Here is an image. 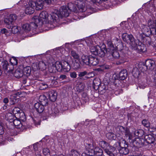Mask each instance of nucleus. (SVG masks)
Masks as SVG:
<instances>
[{
    "mask_svg": "<svg viewBox=\"0 0 156 156\" xmlns=\"http://www.w3.org/2000/svg\"><path fill=\"white\" fill-rule=\"evenodd\" d=\"M154 75L153 77V82L156 84V67L155 68V69L154 70Z\"/></svg>",
    "mask_w": 156,
    "mask_h": 156,
    "instance_id": "774afa93",
    "label": "nucleus"
},
{
    "mask_svg": "<svg viewBox=\"0 0 156 156\" xmlns=\"http://www.w3.org/2000/svg\"><path fill=\"white\" fill-rule=\"evenodd\" d=\"M99 144L104 149L105 153L109 156H115L112 152L115 149L114 147L110 146L109 144L104 140L100 141Z\"/></svg>",
    "mask_w": 156,
    "mask_h": 156,
    "instance_id": "39448f33",
    "label": "nucleus"
},
{
    "mask_svg": "<svg viewBox=\"0 0 156 156\" xmlns=\"http://www.w3.org/2000/svg\"><path fill=\"white\" fill-rule=\"evenodd\" d=\"M10 65H12L13 67L14 65H16L18 64L17 60L16 58L12 57L10 60Z\"/></svg>",
    "mask_w": 156,
    "mask_h": 156,
    "instance_id": "8fccbe9b",
    "label": "nucleus"
},
{
    "mask_svg": "<svg viewBox=\"0 0 156 156\" xmlns=\"http://www.w3.org/2000/svg\"><path fill=\"white\" fill-rule=\"evenodd\" d=\"M48 95L49 99L51 101L54 102L57 99V93L54 90L49 91L48 92Z\"/></svg>",
    "mask_w": 156,
    "mask_h": 156,
    "instance_id": "4be33fe9",
    "label": "nucleus"
},
{
    "mask_svg": "<svg viewBox=\"0 0 156 156\" xmlns=\"http://www.w3.org/2000/svg\"><path fill=\"white\" fill-rule=\"evenodd\" d=\"M40 88L41 90H44L47 88L48 85L45 83H41L39 84Z\"/></svg>",
    "mask_w": 156,
    "mask_h": 156,
    "instance_id": "864d4df0",
    "label": "nucleus"
},
{
    "mask_svg": "<svg viewBox=\"0 0 156 156\" xmlns=\"http://www.w3.org/2000/svg\"><path fill=\"white\" fill-rule=\"evenodd\" d=\"M147 23L150 28H156V20H152L150 19L148 20Z\"/></svg>",
    "mask_w": 156,
    "mask_h": 156,
    "instance_id": "a19ab883",
    "label": "nucleus"
},
{
    "mask_svg": "<svg viewBox=\"0 0 156 156\" xmlns=\"http://www.w3.org/2000/svg\"><path fill=\"white\" fill-rule=\"evenodd\" d=\"M38 26V25L35 23L34 22L31 23L30 24L28 23H26L23 24L22 26V27L24 30L26 32H28L30 30L31 28L32 27L34 29H36Z\"/></svg>",
    "mask_w": 156,
    "mask_h": 156,
    "instance_id": "f8f14e48",
    "label": "nucleus"
},
{
    "mask_svg": "<svg viewBox=\"0 0 156 156\" xmlns=\"http://www.w3.org/2000/svg\"><path fill=\"white\" fill-rule=\"evenodd\" d=\"M43 154L45 155L50 154V151L48 148H46L43 149Z\"/></svg>",
    "mask_w": 156,
    "mask_h": 156,
    "instance_id": "0e129e2a",
    "label": "nucleus"
},
{
    "mask_svg": "<svg viewBox=\"0 0 156 156\" xmlns=\"http://www.w3.org/2000/svg\"><path fill=\"white\" fill-rule=\"evenodd\" d=\"M0 67L4 71L10 72L13 70V67L12 65H10L6 60H4L2 57H0Z\"/></svg>",
    "mask_w": 156,
    "mask_h": 156,
    "instance_id": "6e6552de",
    "label": "nucleus"
},
{
    "mask_svg": "<svg viewBox=\"0 0 156 156\" xmlns=\"http://www.w3.org/2000/svg\"><path fill=\"white\" fill-rule=\"evenodd\" d=\"M14 24L8 25H6V26L8 28L11 29V31L13 34H16L19 32L20 28L16 26H14Z\"/></svg>",
    "mask_w": 156,
    "mask_h": 156,
    "instance_id": "a878e982",
    "label": "nucleus"
},
{
    "mask_svg": "<svg viewBox=\"0 0 156 156\" xmlns=\"http://www.w3.org/2000/svg\"><path fill=\"white\" fill-rule=\"evenodd\" d=\"M137 140V142H139V143H140L141 147L144 145H146V143L144 140V139L143 138H140L138 139Z\"/></svg>",
    "mask_w": 156,
    "mask_h": 156,
    "instance_id": "bf43d9fd",
    "label": "nucleus"
},
{
    "mask_svg": "<svg viewBox=\"0 0 156 156\" xmlns=\"http://www.w3.org/2000/svg\"><path fill=\"white\" fill-rule=\"evenodd\" d=\"M23 71L25 78L22 80V83L23 84H25L27 83L28 76L30 75L31 72V68L30 66H26L24 67H23Z\"/></svg>",
    "mask_w": 156,
    "mask_h": 156,
    "instance_id": "1a4fd4ad",
    "label": "nucleus"
},
{
    "mask_svg": "<svg viewBox=\"0 0 156 156\" xmlns=\"http://www.w3.org/2000/svg\"><path fill=\"white\" fill-rule=\"evenodd\" d=\"M85 145L86 149L87 150V151L85 153H86L90 155L91 156H93L94 154L93 151L95 147L93 144L89 143H86Z\"/></svg>",
    "mask_w": 156,
    "mask_h": 156,
    "instance_id": "f3484780",
    "label": "nucleus"
},
{
    "mask_svg": "<svg viewBox=\"0 0 156 156\" xmlns=\"http://www.w3.org/2000/svg\"><path fill=\"white\" fill-rule=\"evenodd\" d=\"M109 53V55L112 56L113 58L116 59H118L119 58L120 54L119 52L116 50L112 49L110 51H108V54Z\"/></svg>",
    "mask_w": 156,
    "mask_h": 156,
    "instance_id": "c85d7f7f",
    "label": "nucleus"
},
{
    "mask_svg": "<svg viewBox=\"0 0 156 156\" xmlns=\"http://www.w3.org/2000/svg\"><path fill=\"white\" fill-rule=\"evenodd\" d=\"M144 140L146 143L151 144L154 143L155 138L152 134H148L145 136Z\"/></svg>",
    "mask_w": 156,
    "mask_h": 156,
    "instance_id": "5701e85b",
    "label": "nucleus"
},
{
    "mask_svg": "<svg viewBox=\"0 0 156 156\" xmlns=\"http://www.w3.org/2000/svg\"><path fill=\"white\" fill-rule=\"evenodd\" d=\"M140 27L143 34L145 36L148 37L150 35V28L149 26L142 24Z\"/></svg>",
    "mask_w": 156,
    "mask_h": 156,
    "instance_id": "6ab92c4d",
    "label": "nucleus"
},
{
    "mask_svg": "<svg viewBox=\"0 0 156 156\" xmlns=\"http://www.w3.org/2000/svg\"><path fill=\"white\" fill-rule=\"evenodd\" d=\"M49 16L48 12L45 11L42 12L39 14V17L35 16L34 18L35 20L34 21L38 24L39 23H41V24L46 23L47 20L48 19Z\"/></svg>",
    "mask_w": 156,
    "mask_h": 156,
    "instance_id": "0eeeda50",
    "label": "nucleus"
},
{
    "mask_svg": "<svg viewBox=\"0 0 156 156\" xmlns=\"http://www.w3.org/2000/svg\"><path fill=\"white\" fill-rule=\"evenodd\" d=\"M89 55H83L81 57V63L84 65L89 66Z\"/></svg>",
    "mask_w": 156,
    "mask_h": 156,
    "instance_id": "2f4dec72",
    "label": "nucleus"
},
{
    "mask_svg": "<svg viewBox=\"0 0 156 156\" xmlns=\"http://www.w3.org/2000/svg\"><path fill=\"white\" fill-rule=\"evenodd\" d=\"M107 44L108 46L110 48L109 51L107 50V51H110L112 49H114L115 48V47L114 46V45L112 43V41L111 40H108L107 41Z\"/></svg>",
    "mask_w": 156,
    "mask_h": 156,
    "instance_id": "c03bdc74",
    "label": "nucleus"
},
{
    "mask_svg": "<svg viewBox=\"0 0 156 156\" xmlns=\"http://www.w3.org/2000/svg\"><path fill=\"white\" fill-rule=\"evenodd\" d=\"M90 50L91 53L94 55L101 58L105 56V52L108 54V51L105 44H103L101 47L99 46H92L90 48Z\"/></svg>",
    "mask_w": 156,
    "mask_h": 156,
    "instance_id": "20e7f679",
    "label": "nucleus"
},
{
    "mask_svg": "<svg viewBox=\"0 0 156 156\" xmlns=\"http://www.w3.org/2000/svg\"><path fill=\"white\" fill-rule=\"evenodd\" d=\"M14 115L11 113H7L5 115L6 119L11 123L13 122L14 119Z\"/></svg>",
    "mask_w": 156,
    "mask_h": 156,
    "instance_id": "ea45409f",
    "label": "nucleus"
},
{
    "mask_svg": "<svg viewBox=\"0 0 156 156\" xmlns=\"http://www.w3.org/2000/svg\"><path fill=\"white\" fill-rule=\"evenodd\" d=\"M54 66L55 68L58 72H62V62H60L59 61L56 62Z\"/></svg>",
    "mask_w": 156,
    "mask_h": 156,
    "instance_id": "58836bf2",
    "label": "nucleus"
},
{
    "mask_svg": "<svg viewBox=\"0 0 156 156\" xmlns=\"http://www.w3.org/2000/svg\"><path fill=\"white\" fill-rule=\"evenodd\" d=\"M133 74L135 77H138L139 74V72L137 68H134L133 70Z\"/></svg>",
    "mask_w": 156,
    "mask_h": 156,
    "instance_id": "603ef678",
    "label": "nucleus"
},
{
    "mask_svg": "<svg viewBox=\"0 0 156 156\" xmlns=\"http://www.w3.org/2000/svg\"><path fill=\"white\" fill-rule=\"evenodd\" d=\"M71 56L74 58L76 59H79V56L78 53L76 52L73 50L71 51Z\"/></svg>",
    "mask_w": 156,
    "mask_h": 156,
    "instance_id": "09e8293b",
    "label": "nucleus"
},
{
    "mask_svg": "<svg viewBox=\"0 0 156 156\" xmlns=\"http://www.w3.org/2000/svg\"><path fill=\"white\" fill-rule=\"evenodd\" d=\"M114 93L116 95H118L122 93L123 91L120 88H116L114 90Z\"/></svg>",
    "mask_w": 156,
    "mask_h": 156,
    "instance_id": "4d7b16f0",
    "label": "nucleus"
},
{
    "mask_svg": "<svg viewBox=\"0 0 156 156\" xmlns=\"http://www.w3.org/2000/svg\"><path fill=\"white\" fill-rule=\"evenodd\" d=\"M89 66H90L91 65L95 66L98 63L99 60L97 58L91 55H89Z\"/></svg>",
    "mask_w": 156,
    "mask_h": 156,
    "instance_id": "b1692460",
    "label": "nucleus"
},
{
    "mask_svg": "<svg viewBox=\"0 0 156 156\" xmlns=\"http://www.w3.org/2000/svg\"><path fill=\"white\" fill-rule=\"evenodd\" d=\"M18 116L19 117V118L18 119L20 121H22L23 122L25 121L26 120V116L24 113L23 112H21L19 115H18Z\"/></svg>",
    "mask_w": 156,
    "mask_h": 156,
    "instance_id": "de8ad7c7",
    "label": "nucleus"
},
{
    "mask_svg": "<svg viewBox=\"0 0 156 156\" xmlns=\"http://www.w3.org/2000/svg\"><path fill=\"white\" fill-rule=\"evenodd\" d=\"M32 119L33 120V122L36 126H37L40 125V122L39 120H37V118H32Z\"/></svg>",
    "mask_w": 156,
    "mask_h": 156,
    "instance_id": "e2e57ef3",
    "label": "nucleus"
},
{
    "mask_svg": "<svg viewBox=\"0 0 156 156\" xmlns=\"http://www.w3.org/2000/svg\"><path fill=\"white\" fill-rule=\"evenodd\" d=\"M21 112H22V111L21 110L20 108L17 107H14L12 110L13 114L16 115V116H18V115H19Z\"/></svg>",
    "mask_w": 156,
    "mask_h": 156,
    "instance_id": "49530a36",
    "label": "nucleus"
},
{
    "mask_svg": "<svg viewBox=\"0 0 156 156\" xmlns=\"http://www.w3.org/2000/svg\"><path fill=\"white\" fill-rule=\"evenodd\" d=\"M44 106L39 102L36 103L34 105L35 109L39 113H42L44 110V112L45 113V118L44 117L43 119H47L50 115L55 116L59 112L58 109L55 107L54 105H49L47 109H45Z\"/></svg>",
    "mask_w": 156,
    "mask_h": 156,
    "instance_id": "f03ea898",
    "label": "nucleus"
},
{
    "mask_svg": "<svg viewBox=\"0 0 156 156\" xmlns=\"http://www.w3.org/2000/svg\"><path fill=\"white\" fill-rule=\"evenodd\" d=\"M45 78L47 79L48 80H51L52 82H54V83H57L55 80H58V77L54 76L53 73H48L45 76Z\"/></svg>",
    "mask_w": 156,
    "mask_h": 156,
    "instance_id": "7c9ffc66",
    "label": "nucleus"
},
{
    "mask_svg": "<svg viewBox=\"0 0 156 156\" xmlns=\"http://www.w3.org/2000/svg\"><path fill=\"white\" fill-rule=\"evenodd\" d=\"M17 19V16L15 14L10 15L8 17L4 19V23L8 25L14 24L15 21Z\"/></svg>",
    "mask_w": 156,
    "mask_h": 156,
    "instance_id": "ddd939ff",
    "label": "nucleus"
},
{
    "mask_svg": "<svg viewBox=\"0 0 156 156\" xmlns=\"http://www.w3.org/2000/svg\"><path fill=\"white\" fill-rule=\"evenodd\" d=\"M119 61L118 62V64H121L128 61L127 57L123 54H120L119 58Z\"/></svg>",
    "mask_w": 156,
    "mask_h": 156,
    "instance_id": "c9c22d12",
    "label": "nucleus"
},
{
    "mask_svg": "<svg viewBox=\"0 0 156 156\" xmlns=\"http://www.w3.org/2000/svg\"><path fill=\"white\" fill-rule=\"evenodd\" d=\"M116 129L117 131H119L122 134H124L126 136H129L130 134L129 129L127 127L119 126L116 128Z\"/></svg>",
    "mask_w": 156,
    "mask_h": 156,
    "instance_id": "2eb2a0df",
    "label": "nucleus"
},
{
    "mask_svg": "<svg viewBox=\"0 0 156 156\" xmlns=\"http://www.w3.org/2000/svg\"><path fill=\"white\" fill-rule=\"evenodd\" d=\"M134 50H137L139 53H144L147 50L146 45L144 44L141 43L140 44L136 46V48Z\"/></svg>",
    "mask_w": 156,
    "mask_h": 156,
    "instance_id": "bb28decb",
    "label": "nucleus"
},
{
    "mask_svg": "<svg viewBox=\"0 0 156 156\" xmlns=\"http://www.w3.org/2000/svg\"><path fill=\"white\" fill-rule=\"evenodd\" d=\"M33 148L35 152H36L37 151H39V150L40 149L39 148H40L41 145L39 144V143L37 142L33 144Z\"/></svg>",
    "mask_w": 156,
    "mask_h": 156,
    "instance_id": "5fc2aeb1",
    "label": "nucleus"
},
{
    "mask_svg": "<svg viewBox=\"0 0 156 156\" xmlns=\"http://www.w3.org/2000/svg\"><path fill=\"white\" fill-rule=\"evenodd\" d=\"M45 3L48 4H54L56 3L57 0H43Z\"/></svg>",
    "mask_w": 156,
    "mask_h": 156,
    "instance_id": "052dcab7",
    "label": "nucleus"
},
{
    "mask_svg": "<svg viewBox=\"0 0 156 156\" xmlns=\"http://www.w3.org/2000/svg\"><path fill=\"white\" fill-rule=\"evenodd\" d=\"M46 65L45 63L43 61L40 62L37 65V64H34L32 65V68L35 70L41 69L43 70L46 68Z\"/></svg>",
    "mask_w": 156,
    "mask_h": 156,
    "instance_id": "dca6fc26",
    "label": "nucleus"
},
{
    "mask_svg": "<svg viewBox=\"0 0 156 156\" xmlns=\"http://www.w3.org/2000/svg\"><path fill=\"white\" fill-rule=\"evenodd\" d=\"M128 76L127 71L126 69L121 70L116 76L118 80H124Z\"/></svg>",
    "mask_w": 156,
    "mask_h": 156,
    "instance_id": "a211bd4d",
    "label": "nucleus"
},
{
    "mask_svg": "<svg viewBox=\"0 0 156 156\" xmlns=\"http://www.w3.org/2000/svg\"><path fill=\"white\" fill-rule=\"evenodd\" d=\"M15 118L16 119H14L12 122H13V124L16 128H20L22 126V124L20 121L18 119H17L16 116Z\"/></svg>",
    "mask_w": 156,
    "mask_h": 156,
    "instance_id": "4c0bfd02",
    "label": "nucleus"
},
{
    "mask_svg": "<svg viewBox=\"0 0 156 156\" xmlns=\"http://www.w3.org/2000/svg\"><path fill=\"white\" fill-rule=\"evenodd\" d=\"M120 146L119 149V151L120 154H118L116 156H122L121 154L126 155L128 154L129 152V150L128 148V144L126 141L124 139L122 140V141L119 143Z\"/></svg>",
    "mask_w": 156,
    "mask_h": 156,
    "instance_id": "423d86ee",
    "label": "nucleus"
},
{
    "mask_svg": "<svg viewBox=\"0 0 156 156\" xmlns=\"http://www.w3.org/2000/svg\"><path fill=\"white\" fill-rule=\"evenodd\" d=\"M129 36V35H128L127 34H123L122 36L123 41L126 42H129V41H128Z\"/></svg>",
    "mask_w": 156,
    "mask_h": 156,
    "instance_id": "6e6d98bb",
    "label": "nucleus"
},
{
    "mask_svg": "<svg viewBox=\"0 0 156 156\" xmlns=\"http://www.w3.org/2000/svg\"><path fill=\"white\" fill-rule=\"evenodd\" d=\"M80 64H82L80 61V59H76L73 61L72 66L74 69H77L81 68Z\"/></svg>",
    "mask_w": 156,
    "mask_h": 156,
    "instance_id": "c756f323",
    "label": "nucleus"
},
{
    "mask_svg": "<svg viewBox=\"0 0 156 156\" xmlns=\"http://www.w3.org/2000/svg\"><path fill=\"white\" fill-rule=\"evenodd\" d=\"M62 19V15L59 13V11H57V13H51L50 14V19L51 21L54 23L58 22Z\"/></svg>",
    "mask_w": 156,
    "mask_h": 156,
    "instance_id": "9b49d317",
    "label": "nucleus"
},
{
    "mask_svg": "<svg viewBox=\"0 0 156 156\" xmlns=\"http://www.w3.org/2000/svg\"><path fill=\"white\" fill-rule=\"evenodd\" d=\"M44 1L43 0H36V2L33 1H30V5H33V7H36V9L37 10L42 9L44 6Z\"/></svg>",
    "mask_w": 156,
    "mask_h": 156,
    "instance_id": "9d476101",
    "label": "nucleus"
},
{
    "mask_svg": "<svg viewBox=\"0 0 156 156\" xmlns=\"http://www.w3.org/2000/svg\"><path fill=\"white\" fill-rule=\"evenodd\" d=\"M70 66L68 62L65 61L62 62V72H68L70 70Z\"/></svg>",
    "mask_w": 156,
    "mask_h": 156,
    "instance_id": "f704fd0d",
    "label": "nucleus"
},
{
    "mask_svg": "<svg viewBox=\"0 0 156 156\" xmlns=\"http://www.w3.org/2000/svg\"><path fill=\"white\" fill-rule=\"evenodd\" d=\"M128 41H129V43L133 49H135L136 48L137 44L136 42L135 39L132 35H129ZM127 43H128V42Z\"/></svg>",
    "mask_w": 156,
    "mask_h": 156,
    "instance_id": "412c9836",
    "label": "nucleus"
},
{
    "mask_svg": "<svg viewBox=\"0 0 156 156\" xmlns=\"http://www.w3.org/2000/svg\"><path fill=\"white\" fill-rule=\"evenodd\" d=\"M23 66H20L15 71L14 73V75L15 77L18 78L22 77L21 81L22 82V80L24 79L25 78L23 71Z\"/></svg>",
    "mask_w": 156,
    "mask_h": 156,
    "instance_id": "4468645a",
    "label": "nucleus"
},
{
    "mask_svg": "<svg viewBox=\"0 0 156 156\" xmlns=\"http://www.w3.org/2000/svg\"><path fill=\"white\" fill-rule=\"evenodd\" d=\"M145 62L146 66L149 70H153L155 67V62L152 60L147 59L146 61Z\"/></svg>",
    "mask_w": 156,
    "mask_h": 156,
    "instance_id": "aec40b11",
    "label": "nucleus"
},
{
    "mask_svg": "<svg viewBox=\"0 0 156 156\" xmlns=\"http://www.w3.org/2000/svg\"><path fill=\"white\" fill-rule=\"evenodd\" d=\"M150 35H154L156 34V28H150Z\"/></svg>",
    "mask_w": 156,
    "mask_h": 156,
    "instance_id": "338daca9",
    "label": "nucleus"
},
{
    "mask_svg": "<svg viewBox=\"0 0 156 156\" xmlns=\"http://www.w3.org/2000/svg\"><path fill=\"white\" fill-rule=\"evenodd\" d=\"M106 136L107 137L109 140H115L116 138V135L113 133H108Z\"/></svg>",
    "mask_w": 156,
    "mask_h": 156,
    "instance_id": "79ce46f5",
    "label": "nucleus"
},
{
    "mask_svg": "<svg viewBox=\"0 0 156 156\" xmlns=\"http://www.w3.org/2000/svg\"><path fill=\"white\" fill-rule=\"evenodd\" d=\"M141 123L143 125L147 128H148L150 126L151 123L148 120L143 119L141 122Z\"/></svg>",
    "mask_w": 156,
    "mask_h": 156,
    "instance_id": "37998d69",
    "label": "nucleus"
},
{
    "mask_svg": "<svg viewBox=\"0 0 156 156\" xmlns=\"http://www.w3.org/2000/svg\"><path fill=\"white\" fill-rule=\"evenodd\" d=\"M30 1L28 2V4L25 9V13L27 14H31L34 12L35 7H33V5H30Z\"/></svg>",
    "mask_w": 156,
    "mask_h": 156,
    "instance_id": "393cba45",
    "label": "nucleus"
},
{
    "mask_svg": "<svg viewBox=\"0 0 156 156\" xmlns=\"http://www.w3.org/2000/svg\"><path fill=\"white\" fill-rule=\"evenodd\" d=\"M149 131L151 132L152 135H153L156 136V128H150L149 129Z\"/></svg>",
    "mask_w": 156,
    "mask_h": 156,
    "instance_id": "69168bd1",
    "label": "nucleus"
},
{
    "mask_svg": "<svg viewBox=\"0 0 156 156\" xmlns=\"http://www.w3.org/2000/svg\"><path fill=\"white\" fill-rule=\"evenodd\" d=\"M94 154L93 156L96 155L97 156H105L102 150L98 147H95L94 150Z\"/></svg>",
    "mask_w": 156,
    "mask_h": 156,
    "instance_id": "cd10ccee",
    "label": "nucleus"
},
{
    "mask_svg": "<svg viewBox=\"0 0 156 156\" xmlns=\"http://www.w3.org/2000/svg\"><path fill=\"white\" fill-rule=\"evenodd\" d=\"M69 156H80V153L76 151L72 150L71 151Z\"/></svg>",
    "mask_w": 156,
    "mask_h": 156,
    "instance_id": "3c124183",
    "label": "nucleus"
},
{
    "mask_svg": "<svg viewBox=\"0 0 156 156\" xmlns=\"http://www.w3.org/2000/svg\"><path fill=\"white\" fill-rule=\"evenodd\" d=\"M56 70V69L55 68V66L54 64H53L52 66L49 68V73H55Z\"/></svg>",
    "mask_w": 156,
    "mask_h": 156,
    "instance_id": "680f3d73",
    "label": "nucleus"
},
{
    "mask_svg": "<svg viewBox=\"0 0 156 156\" xmlns=\"http://www.w3.org/2000/svg\"><path fill=\"white\" fill-rule=\"evenodd\" d=\"M96 90H98L99 91H102L104 93L105 92L106 87L104 85H103V87H102L101 85H99V86H98V88L96 89Z\"/></svg>",
    "mask_w": 156,
    "mask_h": 156,
    "instance_id": "13d9d810",
    "label": "nucleus"
},
{
    "mask_svg": "<svg viewBox=\"0 0 156 156\" xmlns=\"http://www.w3.org/2000/svg\"><path fill=\"white\" fill-rule=\"evenodd\" d=\"M144 132L142 129H139L136 130L135 132V134L136 136L139 137H141L144 135Z\"/></svg>",
    "mask_w": 156,
    "mask_h": 156,
    "instance_id": "a18cd8bd",
    "label": "nucleus"
},
{
    "mask_svg": "<svg viewBox=\"0 0 156 156\" xmlns=\"http://www.w3.org/2000/svg\"><path fill=\"white\" fill-rule=\"evenodd\" d=\"M39 101L40 104L44 105L45 107L48 105V100L46 97L44 95H41L39 98Z\"/></svg>",
    "mask_w": 156,
    "mask_h": 156,
    "instance_id": "72a5a7b5",
    "label": "nucleus"
},
{
    "mask_svg": "<svg viewBox=\"0 0 156 156\" xmlns=\"http://www.w3.org/2000/svg\"><path fill=\"white\" fill-rule=\"evenodd\" d=\"M139 69L142 72L144 73L148 70L145 63L140 62L138 64Z\"/></svg>",
    "mask_w": 156,
    "mask_h": 156,
    "instance_id": "e433bc0d",
    "label": "nucleus"
},
{
    "mask_svg": "<svg viewBox=\"0 0 156 156\" xmlns=\"http://www.w3.org/2000/svg\"><path fill=\"white\" fill-rule=\"evenodd\" d=\"M132 26L136 30V31L134 32V35L137 40L139 41H140L141 42L145 43L147 44L150 45L151 43V38L149 36H144L142 34H140L139 31H137V28H139V26L137 23L135 22V21L132 22Z\"/></svg>",
    "mask_w": 156,
    "mask_h": 156,
    "instance_id": "7ed1b4c3",
    "label": "nucleus"
},
{
    "mask_svg": "<svg viewBox=\"0 0 156 156\" xmlns=\"http://www.w3.org/2000/svg\"><path fill=\"white\" fill-rule=\"evenodd\" d=\"M90 73H88L86 71L82 72H80L79 73L78 76L79 77H81L80 79H83V80H86L90 78V77L86 76L88 75Z\"/></svg>",
    "mask_w": 156,
    "mask_h": 156,
    "instance_id": "473e14b6",
    "label": "nucleus"
},
{
    "mask_svg": "<svg viewBox=\"0 0 156 156\" xmlns=\"http://www.w3.org/2000/svg\"><path fill=\"white\" fill-rule=\"evenodd\" d=\"M93 8L91 7H86L85 6V4L81 1H78L76 4H74L71 3H69L66 6H62L59 9V13L62 15L63 17H67L69 16H71V12L79 14L80 15L83 13V16H81L83 17H85L87 16H88L93 12Z\"/></svg>",
    "mask_w": 156,
    "mask_h": 156,
    "instance_id": "f257e3e1",
    "label": "nucleus"
}]
</instances>
